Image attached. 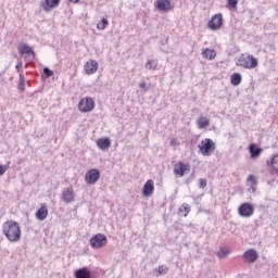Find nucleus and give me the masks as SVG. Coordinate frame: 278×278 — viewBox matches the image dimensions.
<instances>
[{
	"instance_id": "f257e3e1",
	"label": "nucleus",
	"mask_w": 278,
	"mask_h": 278,
	"mask_svg": "<svg viewBox=\"0 0 278 278\" xmlns=\"http://www.w3.org/2000/svg\"><path fill=\"white\" fill-rule=\"evenodd\" d=\"M2 233L9 242H20L22 236L21 225L14 220H7L2 225Z\"/></svg>"
},
{
	"instance_id": "f03ea898",
	"label": "nucleus",
	"mask_w": 278,
	"mask_h": 278,
	"mask_svg": "<svg viewBox=\"0 0 278 278\" xmlns=\"http://www.w3.org/2000/svg\"><path fill=\"white\" fill-rule=\"evenodd\" d=\"M198 149H200V153L204 157H210V155L216 151V143L212 139L206 138L201 141V144L198 146Z\"/></svg>"
},
{
	"instance_id": "7ed1b4c3",
	"label": "nucleus",
	"mask_w": 278,
	"mask_h": 278,
	"mask_svg": "<svg viewBox=\"0 0 278 278\" xmlns=\"http://www.w3.org/2000/svg\"><path fill=\"white\" fill-rule=\"evenodd\" d=\"M257 59L251 54L242 56L237 61V66H242L243 68L249 70L257 68Z\"/></svg>"
},
{
	"instance_id": "20e7f679",
	"label": "nucleus",
	"mask_w": 278,
	"mask_h": 278,
	"mask_svg": "<svg viewBox=\"0 0 278 278\" xmlns=\"http://www.w3.org/2000/svg\"><path fill=\"white\" fill-rule=\"evenodd\" d=\"M108 245V237L103 233H97L90 239L91 249H103Z\"/></svg>"
},
{
	"instance_id": "39448f33",
	"label": "nucleus",
	"mask_w": 278,
	"mask_h": 278,
	"mask_svg": "<svg viewBox=\"0 0 278 278\" xmlns=\"http://www.w3.org/2000/svg\"><path fill=\"white\" fill-rule=\"evenodd\" d=\"M78 110L84 114H87L88 112H92V110H94V100H92V98H83L78 102Z\"/></svg>"
},
{
	"instance_id": "423d86ee",
	"label": "nucleus",
	"mask_w": 278,
	"mask_h": 278,
	"mask_svg": "<svg viewBox=\"0 0 278 278\" xmlns=\"http://www.w3.org/2000/svg\"><path fill=\"white\" fill-rule=\"evenodd\" d=\"M101 178V172L99 169L92 168L89 169L85 175V181L86 184H89L91 186H94Z\"/></svg>"
},
{
	"instance_id": "0eeeda50",
	"label": "nucleus",
	"mask_w": 278,
	"mask_h": 278,
	"mask_svg": "<svg viewBox=\"0 0 278 278\" xmlns=\"http://www.w3.org/2000/svg\"><path fill=\"white\" fill-rule=\"evenodd\" d=\"M239 215L242 216V218H251V215L254 214L255 208L251 203H243L238 208Z\"/></svg>"
},
{
	"instance_id": "6e6552de",
	"label": "nucleus",
	"mask_w": 278,
	"mask_h": 278,
	"mask_svg": "<svg viewBox=\"0 0 278 278\" xmlns=\"http://www.w3.org/2000/svg\"><path fill=\"white\" fill-rule=\"evenodd\" d=\"M210 29L216 30L223 27V14H215L208 22Z\"/></svg>"
},
{
	"instance_id": "1a4fd4ad",
	"label": "nucleus",
	"mask_w": 278,
	"mask_h": 278,
	"mask_svg": "<svg viewBox=\"0 0 278 278\" xmlns=\"http://www.w3.org/2000/svg\"><path fill=\"white\" fill-rule=\"evenodd\" d=\"M86 75H94L99 71V62L96 60L87 61L84 65Z\"/></svg>"
},
{
	"instance_id": "9d476101",
	"label": "nucleus",
	"mask_w": 278,
	"mask_h": 278,
	"mask_svg": "<svg viewBox=\"0 0 278 278\" xmlns=\"http://www.w3.org/2000/svg\"><path fill=\"white\" fill-rule=\"evenodd\" d=\"M60 1L61 0H45L40 2V8H42L43 12H51V10L60 5Z\"/></svg>"
},
{
	"instance_id": "9b49d317",
	"label": "nucleus",
	"mask_w": 278,
	"mask_h": 278,
	"mask_svg": "<svg viewBox=\"0 0 278 278\" xmlns=\"http://www.w3.org/2000/svg\"><path fill=\"white\" fill-rule=\"evenodd\" d=\"M62 199L64 203H73V201H75V191L73 190V187L63 190Z\"/></svg>"
},
{
	"instance_id": "f8f14e48",
	"label": "nucleus",
	"mask_w": 278,
	"mask_h": 278,
	"mask_svg": "<svg viewBox=\"0 0 278 278\" xmlns=\"http://www.w3.org/2000/svg\"><path fill=\"white\" fill-rule=\"evenodd\" d=\"M155 190V185L153 180L149 179L142 189L143 197H151L153 194V191Z\"/></svg>"
},
{
	"instance_id": "ddd939ff",
	"label": "nucleus",
	"mask_w": 278,
	"mask_h": 278,
	"mask_svg": "<svg viewBox=\"0 0 278 278\" xmlns=\"http://www.w3.org/2000/svg\"><path fill=\"white\" fill-rule=\"evenodd\" d=\"M75 278H92V273L88 267H81L74 273Z\"/></svg>"
},
{
	"instance_id": "4468645a",
	"label": "nucleus",
	"mask_w": 278,
	"mask_h": 278,
	"mask_svg": "<svg viewBox=\"0 0 278 278\" xmlns=\"http://www.w3.org/2000/svg\"><path fill=\"white\" fill-rule=\"evenodd\" d=\"M156 8L160 12H168L172 10L170 0H156Z\"/></svg>"
},
{
	"instance_id": "2eb2a0df",
	"label": "nucleus",
	"mask_w": 278,
	"mask_h": 278,
	"mask_svg": "<svg viewBox=\"0 0 278 278\" xmlns=\"http://www.w3.org/2000/svg\"><path fill=\"white\" fill-rule=\"evenodd\" d=\"M243 257L244 260H247V262H250L251 264H253V262H257V258L260 257V255L257 254V251L251 249L244 252Z\"/></svg>"
},
{
	"instance_id": "dca6fc26",
	"label": "nucleus",
	"mask_w": 278,
	"mask_h": 278,
	"mask_svg": "<svg viewBox=\"0 0 278 278\" xmlns=\"http://www.w3.org/2000/svg\"><path fill=\"white\" fill-rule=\"evenodd\" d=\"M49 216V210L47 204H41L40 208L36 212L37 220H45Z\"/></svg>"
},
{
	"instance_id": "f3484780",
	"label": "nucleus",
	"mask_w": 278,
	"mask_h": 278,
	"mask_svg": "<svg viewBox=\"0 0 278 278\" xmlns=\"http://www.w3.org/2000/svg\"><path fill=\"white\" fill-rule=\"evenodd\" d=\"M97 144L101 151H108L112 147V141L110 138H101L97 141Z\"/></svg>"
},
{
	"instance_id": "a211bd4d",
	"label": "nucleus",
	"mask_w": 278,
	"mask_h": 278,
	"mask_svg": "<svg viewBox=\"0 0 278 278\" xmlns=\"http://www.w3.org/2000/svg\"><path fill=\"white\" fill-rule=\"evenodd\" d=\"M186 170H188V165H186L184 162H179L174 167V173L179 177H184V175H186Z\"/></svg>"
},
{
	"instance_id": "6ab92c4d",
	"label": "nucleus",
	"mask_w": 278,
	"mask_h": 278,
	"mask_svg": "<svg viewBox=\"0 0 278 278\" xmlns=\"http://www.w3.org/2000/svg\"><path fill=\"white\" fill-rule=\"evenodd\" d=\"M262 151H263L262 148L257 147V144L255 143H252L249 147V152L252 160H255V157H258L260 155H262Z\"/></svg>"
},
{
	"instance_id": "aec40b11",
	"label": "nucleus",
	"mask_w": 278,
	"mask_h": 278,
	"mask_svg": "<svg viewBox=\"0 0 278 278\" xmlns=\"http://www.w3.org/2000/svg\"><path fill=\"white\" fill-rule=\"evenodd\" d=\"M20 53L21 55H31V60H34L36 58V53L34 52V50L31 49V47H29L28 45H24L22 47H20Z\"/></svg>"
},
{
	"instance_id": "412c9836",
	"label": "nucleus",
	"mask_w": 278,
	"mask_h": 278,
	"mask_svg": "<svg viewBox=\"0 0 278 278\" xmlns=\"http://www.w3.org/2000/svg\"><path fill=\"white\" fill-rule=\"evenodd\" d=\"M197 125L199 129H207L210 127V118L201 116L198 118Z\"/></svg>"
},
{
	"instance_id": "4be33fe9",
	"label": "nucleus",
	"mask_w": 278,
	"mask_h": 278,
	"mask_svg": "<svg viewBox=\"0 0 278 278\" xmlns=\"http://www.w3.org/2000/svg\"><path fill=\"white\" fill-rule=\"evenodd\" d=\"M168 266L166 265H160L159 268H155L153 270L154 277H160L161 275H168Z\"/></svg>"
},
{
	"instance_id": "5701e85b",
	"label": "nucleus",
	"mask_w": 278,
	"mask_h": 278,
	"mask_svg": "<svg viewBox=\"0 0 278 278\" xmlns=\"http://www.w3.org/2000/svg\"><path fill=\"white\" fill-rule=\"evenodd\" d=\"M230 84L232 86H240L242 84V75L240 73H235L230 77Z\"/></svg>"
},
{
	"instance_id": "b1692460",
	"label": "nucleus",
	"mask_w": 278,
	"mask_h": 278,
	"mask_svg": "<svg viewBox=\"0 0 278 278\" xmlns=\"http://www.w3.org/2000/svg\"><path fill=\"white\" fill-rule=\"evenodd\" d=\"M202 55L206 60H214V58H216V51L206 49L205 51L202 52Z\"/></svg>"
},
{
	"instance_id": "393cba45",
	"label": "nucleus",
	"mask_w": 278,
	"mask_h": 278,
	"mask_svg": "<svg viewBox=\"0 0 278 278\" xmlns=\"http://www.w3.org/2000/svg\"><path fill=\"white\" fill-rule=\"evenodd\" d=\"M146 68H148L149 71H155V68H157V60H148V62L146 63Z\"/></svg>"
},
{
	"instance_id": "a878e982",
	"label": "nucleus",
	"mask_w": 278,
	"mask_h": 278,
	"mask_svg": "<svg viewBox=\"0 0 278 278\" xmlns=\"http://www.w3.org/2000/svg\"><path fill=\"white\" fill-rule=\"evenodd\" d=\"M180 214H184V216H188L190 214V204L184 203L181 207L178 210Z\"/></svg>"
},
{
	"instance_id": "bb28decb",
	"label": "nucleus",
	"mask_w": 278,
	"mask_h": 278,
	"mask_svg": "<svg viewBox=\"0 0 278 278\" xmlns=\"http://www.w3.org/2000/svg\"><path fill=\"white\" fill-rule=\"evenodd\" d=\"M229 256V251L225 248H220L217 252V257L219 260H225V257H228Z\"/></svg>"
},
{
	"instance_id": "cd10ccee",
	"label": "nucleus",
	"mask_w": 278,
	"mask_h": 278,
	"mask_svg": "<svg viewBox=\"0 0 278 278\" xmlns=\"http://www.w3.org/2000/svg\"><path fill=\"white\" fill-rule=\"evenodd\" d=\"M108 25H110V22L108 21V18L103 17L101 22L97 24V29H100L101 31H103V29H105Z\"/></svg>"
},
{
	"instance_id": "c85d7f7f",
	"label": "nucleus",
	"mask_w": 278,
	"mask_h": 278,
	"mask_svg": "<svg viewBox=\"0 0 278 278\" xmlns=\"http://www.w3.org/2000/svg\"><path fill=\"white\" fill-rule=\"evenodd\" d=\"M18 91L25 92V76H23V74H20Z\"/></svg>"
},
{
	"instance_id": "c756f323",
	"label": "nucleus",
	"mask_w": 278,
	"mask_h": 278,
	"mask_svg": "<svg viewBox=\"0 0 278 278\" xmlns=\"http://www.w3.org/2000/svg\"><path fill=\"white\" fill-rule=\"evenodd\" d=\"M8 165H0V177L5 175V172L8 170V168H10V161L7 162Z\"/></svg>"
},
{
	"instance_id": "7c9ffc66",
	"label": "nucleus",
	"mask_w": 278,
	"mask_h": 278,
	"mask_svg": "<svg viewBox=\"0 0 278 278\" xmlns=\"http://www.w3.org/2000/svg\"><path fill=\"white\" fill-rule=\"evenodd\" d=\"M248 181H250L252 188H253L254 186H257V179H256L255 176H253V175H250V176L248 177Z\"/></svg>"
},
{
	"instance_id": "2f4dec72",
	"label": "nucleus",
	"mask_w": 278,
	"mask_h": 278,
	"mask_svg": "<svg viewBox=\"0 0 278 278\" xmlns=\"http://www.w3.org/2000/svg\"><path fill=\"white\" fill-rule=\"evenodd\" d=\"M43 74L47 78L53 77V71H51L49 67L43 68Z\"/></svg>"
},
{
	"instance_id": "473e14b6",
	"label": "nucleus",
	"mask_w": 278,
	"mask_h": 278,
	"mask_svg": "<svg viewBox=\"0 0 278 278\" xmlns=\"http://www.w3.org/2000/svg\"><path fill=\"white\" fill-rule=\"evenodd\" d=\"M228 5L230 8H238V0H228Z\"/></svg>"
},
{
	"instance_id": "72a5a7b5",
	"label": "nucleus",
	"mask_w": 278,
	"mask_h": 278,
	"mask_svg": "<svg viewBox=\"0 0 278 278\" xmlns=\"http://www.w3.org/2000/svg\"><path fill=\"white\" fill-rule=\"evenodd\" d=\"M200 182V188H206L207 187V180L200 178L199 179Z\"/></svg>"
},
{
	"instance_id": "f704fd0d",
	"label": "nucleus",
	"mask_w": 278,
	"mask_h": 278,
	"mask_svg": "<svg viewBox=\"0 0 278 278\" xmlns=\"http://www.w3.org/2000/svg\"><path fill=\"white\" fill-rule=\"evenodd\" d=\"M15 68H16V71H17V73H20V75H21V72L23 71V62H18V63L16 64Z\"/></svg>"
},
{
	"instance_id": "c9c22d12",
	"label": "nucleus",
	"mask_w": 278,
	"mask_h": 278,
	"mask_svg": "<svg viewBox=\"0 0 278 278\" xmlns=\"http://www.w3.org/2000/svg\"><path fill=\"white\" fill-rule=\"evenodd\" d=\"M139 88H141L142 90H144V92H147V83L144 81L140 83Z\"/></svg>"
},
{
	"instance_id": "e433bc0d",
	"label": "nucleus",
	"mask_w": 278,
	"mask_h": 278,
	"mask_svg": "<svg viewBox=\"0 0 278 278\" xmlns=\"http://www.w3.org/2000/svg\"><path fill=\"white\" fill-rule=\"evenodd\" d=\"M71 3H79V0H70Z\"/></svg>"
}]
</instances>
